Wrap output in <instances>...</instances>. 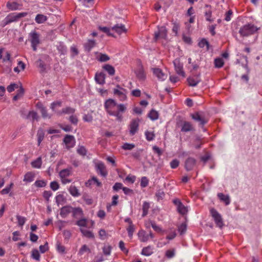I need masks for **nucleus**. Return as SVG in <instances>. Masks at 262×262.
Returning <instances> with one entry per match:
<instances>
[{
	"label": "nucleus",
	"mask_w": 262,
	"mask_h": 262,
	"mask_svg": "<svg viewBox=\"0 0 262 262\" xmlns=\"http://www.w3.org/2000/svg\"><path fill=\"white\" fill-rule=\"evenodd\" d=\"M103 69L106 71L110 75L113 76L115 73L114 68L110 64H105L103 66Z\"/></svg>",
	"instance_id": "c85d7f7f"
},
{
	"label": "nucleus",
	"mask_w": 262,
	"mask_h": 262,
	"mask_svg": "<svg viewBox=\"0 0 262 262\" xmlns=\"http://www.w3.org/2000/svg\"><path fill=\"white\" fill-rule=\"evenodd\" d=\"M31 257L33 259L37 260V261H39L40 259V255L39 254V252L36 249H34L32 250V252H31Z\"/></svg>",
	"instance_id": "72a5a7b5"
},
{
	"label": "nucleus",
	"mask_w": 262,
	"mask_h": 262,
	"mask_svg": "<svg viewBox=\"0 0 262 262\" xmlns=\"http://www.w3.org/2000/svg\"><path fill=\"white\" fill-rule=\"evenodd\" d=\"M99 29L101 31L105 33L108 36H113V34L111 33V29L109 28H107L106 27H100Z\"/></svg>",
	"instance_id": "69168bd1"
},
{
	"label": "nucleus",
	"mask_w": 262,
	"mask_h": 262,
	"mask_svg": "<svg viewBox=\"0 0 262 262\" xmlns=\"http://www.w3.org/2000/svg\"><path fill=\"white\" fill-rule=\"evenodd\" d=\"M61 106L60 102H54L52 103L51 105V108L54 112H56V108Z\"/></svg>",
	"instance_id": "e2e57ef3"
},
{
	"label": "nucleus",
	"mask_w": 262,
	"mask_h": 262,
	"mask_svg": "<svg viewBox=\"0 0 262 262\" xmlns=\"http://www.w3.org/2000/svg\"><path fill=\"white\" fill-rule=\"evenodd\" d=\"M187 229V226L185 223H183L178 227V231L181 234H184Z\"/></svg>",
	"instance_id": "bf43d9fd"
},
{
	"label": "nucleus",
	"mask_w": 262,
	"mask_h": 262,
	"mask_svg": "<svg viewBox=\"0 0 262 262\" xmlns=\"http://www.w3.org/2000/svg\"><path fill=\"white\" fill-rule=\"evenodd\" d=\"M85 185L86 187H91L94 185L97 186H101V183L99 181L97 178L93 177L91 179H89L85 182Z\"/></svg>",
	"instance_id": "a211bd4d"
},
{
	"label": "nucleus",
	"mask_w": 262,
	"mask_h": 262,
	"mask_svg": "<svg viewBox=\"0 0 262 262\" xmlns=\"http://www.w3.org/2000/svg\"><path fill=\"white\" fill-rule=\"evenodd\" d=\"M224 64V61L221 58H217L214 59V66L216 68H222Z\"/></svg>",
	"instance_id": "a19ab883"
},
{
	"label": "nucleus",
	"mask_w": 262,
	"mask_h": 262,
	"mask_svg": "<svg viewBox=\"0 0 262 262\" xmlns=\"http://www.w3.org/2000/svg\"><path fill=\"white\" fill-rule=\"evenodd\" d=\"M36 107L38 109L40 110V112L41 113L42 116L43 118L49 119L51 118V115L47 113L46 107H44V106L41 102H38L36 104Z\"/></svg>",
	"instance_id": "4468645a"
},
{
	"label": "nucleus",
	"mask_w": 262,
	"mask_h": 262,
	"mask_svg": "<svg viewBox=\"0 0 262 262\" xmlns=\"http://www.w3.org/2000/svg\"><path fill=\"white\" fill-rule=\"evenodd\" d=\"M140 120L138 118L133 119L129 124L128 128L130 135L134 136L139 130Z\"/></svg>",
	"instance_id": "1a4fd4ad"
},
{
	"label": "nucleus",
	"mask_w": 262,
	"mask_h": 262,
	"mask_svg": "<svg viewBox=\"0 0 262 262\" xmlns=\"http://www.w3.org/2000/svg\"><path fill=\"white\" fill-rule=\"evenodd\" d=\"M27 12L12 13L8 15L4 20V26H6L11 23L17 21L18 19L27 16Z\"/></svg>",
	"instance_id": "7ed1b4c3"
},
{
	"label": "nucleus",
	"mask_w": 262,
	"mask_h": 262,
	"mask_svg": "<svg viewBox=\"0 0 262 262\" xmlns=\"http://www.w3.org/2000/svg\"><path fill=\"white\" fill-rule=\"evenodd\" d=\"M96 82L102 85L105 83V76L103 73H97L95 77Z\"/></svg>",
	"instance_id": "aec40b11"
},
{
	"label": "nucleus",
	"mask_w": 262,
	"mask_h": 262,
	"mask_svg": "<svg viewBox=\"0 0 262 262\" xmlns=\"http://www.w3.org/2000/svg\"><path fill=\"white\" fill-rule=\"evenodd\" d=\"M29 40L34 51L37 50V46L40 43L39 35L35 31H32L29 34Z\"/></svg>",
	"instance_id": "423d86ee"
},
{
	"label": "nucleus",
	"mask_w": 262,
	"mask_h": 262,
	"mask_svg": "<svg viewBox=\"0 0 262 262\" xmlns=\"http://www.w3.org/2000/svg\"><path fill=\"white\" fill-rule=\"evenodd\" d=\"M44 132L42 129H40L38 130L37 134V144L38 145H40L41 141L43 140L44 138Z\"/></svg>",
	"instance_id": "c9c22d12"
},
{
	"label": "nucleus",
	"mask_w": 262,
	"mask_h": 262,
	"mask_svg": "<svg viewBox=\"0 0 262 262\" xmlns=\"http://www.w3.org/2000/svg\"><path fill=\"white\" fill-rule=\"evenodd\" d=\"M71 207L70 206H64L61 208L60 215L62 217H66L71 211Z\"/></svg>",
	"instance_id": "a878e982"
},
{
	"label": "nucleus",
	"mask_w": 262,
	"mask_h": 262,
	"mask_svg": "<svg viewBox=\"0 0 262 262\" xmlns=\"http://www.w3.org/2000/svg\"><path fill=\"white\" fill-rule=\"evenodd\" d=\"M69 191L70 194L73 196H78L80 194L77 188L73 185H71L70 187Z\"/></svg>",
	"instance_id": "2f4dec72"
},
{
	"label": "nucleus",
	"mask_w": 262,
	"mask_h": 262,
	"mask_svg": "<svg viewBox=\"0 0 262 262\" xmlns=\"http://www.w3.org/2000/svg\"><path fill=\"white\" fill-rule=\"evenodd\" d=\"M173 202L177 206V210L180 214L184 215L187 213V207L184 206L179 200H174Z\"/></svg>",
	"instance_id": "9b49d317"
},
{
	"label": "nucleus",
	"mask_w": 262,
	"mask_h": 262,
	"mask_svg": "<svg viewBox=\"0 0 262 262\" xmlns=\"http://www.w3.org/2000/svg\"><path fill=\"white\" fill-rule=\"evenodd\" d=\"M217 196L220 200L223 202L226 205H228L230 203L229 195H225L222 193H219L217 194Z\"/></svg>",
	"instance_id": "b1692460"
},
{
	"label": "nucleus",
	"mask_w": 262,
	"mask_h": 262,
	"mask_svg": "<svg viewBox=\"0 0 262 262\" xmlns=\"http://www.w3.org/2000/svg\"><path fill=\"white\" fill-rule=\"evenodd\" d=\"M56 203L58 206L62 205L66 202V199L62 194H59L55 197Z\"/></svg>",
	"instance_id": "4be33fe9"
},
{
	"label": "nucleus",
	"mask_w": 262,
	"mask_h": 262,
	"mask_svg": "<svg viewBox=\"0 0 262 262\" xmlns=\"http://www.w3.org/2000/svg\"><path fill=\"white\" fill-rule=\"evenodd\" d=\"M153 253V250L150 246L144 248L141 252V254L143 255L148 256L151 255Z\"/></svg>",
	"instance_id": "473e14b6"
},
{
	"label": "nucleus",
	"mask_w": 262,
	"mask_h": 262,
	"mask_svg": "<svg viewBox=\"0 0 262 262\" xmlns=\"http://www.w3.org/2000/svg\"><path fill=\"white\" fill-rule=\"evenodd\" d=\"M95 167L97 172L101 176L105 177L107 174V172L104 164L102 162H98L96 163Z\"/></svg>",
	"instance_id": "f8f14e48"
},
{
	"label": "nucleus",
	"mask_w": 262,
	"mask_h": 262,
	"mask_svg": "<svg viewBox=\"0 0 262 262\" xmlns=\"http://www.w3.org/2000/svg\"><path fill=\"white\" fill-rule=\"evenodd\" d=\"M195 163V161L193 158H188L185 163V168L187 170H190L192 169Z\"/></svg>",
	"instance_id": "5701e85b"
},
{
	"label": "nucleus",
	"mask_w": 262,
	"mask_h": 262,
	"mask_svg": "<svg viewBox=\"0 0 262 262\" xmlns=\"http://www.w3.org/2000/svg\"><path fill=\"white\" fill-rule=\"evenodd\" d=\"M95 45V42L94 40H89L84 45V48L86 50L90 51Z\"/></svg>",
	"instance_id": "58836bf2"
},
{
	"label": "nucleus",
	"mask_w": 262,
	"mask_h": 262,
	"mask_svg": "<svg viewBox=\"0 0 262 262\" xmlns=\"http://www.w3.org/2000/svg\"><path fill=\"white\" fill-rule=\"evenodd\" d=\"M52 195V193L50 191H45L43 193V196L48 203L50 201V198Z\"/></svg>",
	"instance_id": "0e129e2a"
},
{
	"label": "nucleus",
	"mask_w": 262,
	"mask_h": 262,
	"mask_svg": "<svg viewBox=\"0 0 262 262\" xmlns=\"http://www.w3.org/2000/svg\"><path fill=\"white\" fill-rule=\"evenodd\" d=\"M205 16L207 21L210 22L213 21V20L211 19L212 11L210 10H208V11H206L205 13Z\"/></svg>",
	"instance_id": "338daca9"
},
{
	"label": "nucleus",
	"mask_w": 262,
	"mask_h": 262,
	"mask_svg": "<svg viewBox=\"0 0 262 262\" xmlns=\"http://www.w3.org/2000/svg\"><path fill=\"white\" fill-rule=\"evenodd\" d=\"M80 231L83 236L88 238H93L94 237V235L92 232L89 230L81 228H80Z\"/></svg>",
	"instance_id": "7c9ffc66"
},
{
	"label": "nucleus",
	"mask_w": 262,
	"mask_h": 262,
	"mask_svg": "<svg viewBox=\"0 0 262 262\" xmlns=\"http://www.w3.org/2000/svg\"><path fill=\"white\" fill-rule=\"evenodd\" d=\"M13 185V184L11 183L8 186L6 187L4 189H3L1 191V193L2 194H6L9 193L10 191L12 186Z\"/></svg>",
	"instance_id": "4d7b16f0"
},
{
	"label": "nucleus",
	"mask_w": 262,
	"mask_h": 262,
	"mask_svg": "<svg viewBox=\"0 0 262 262\" xmlns=\"http://www.w3.org/2000/svg\"><path fill=\"white\" fill-rule=\"evenodd\" d=\"M136 74L140 79H144L145 77L144 72L142 69H140L138 71H137L136 72Z\"/></svg>",
	"instance_id": "6e6d98bb"
},
{
	"label": "nucleus",
	"mask_w": 262,
	"mask_h": 262,
	"mask_svg": "<svg viewBox=\"0 0 262 262\" xmlns=\"http://www.w3.org/2000/svg\"><path fill=\"white\" fill-rule=\"evenodd\" d=\"M135 147L134 144L125 143L122 146L124 150H131Z\"/></svg>",
	"instance_id": "5fc2aeb1"
},
{
	"label": "nucleus",
	"mask_w": 262,
	"mask_h": 262,
	"mask_svg": "<svg viewBox=\"0 0 262 262\" xmlns=\"http://www.w3.org/2000/svg\"><path fill=\"white\" fill-rule=\"evenodd\" d=\"M35 175L32 172H28L24 176L23 181L26 183H30L34 181Z\"/></svg>",
	"instance_id": "393cba45"
},
{
	"label": "nucleus",
	"mask_w": 262,
	"mask_h": 262,
	"mask_svg": "<svg viewBox=\"0 0 262 262\" xmlns=\"http://www.w3.org/2000/svg\"><path fill=\"white\" fill-rule=\"evenodd\" d=\"M149 207H150V205L148 203H147L146 202H144L143 203V206H142V210H143L142 216L144 217L147 214Z\"/></svg>",
	"instance_id": "79ce46f5"
},
{
	"label": "nucleus",
	"mask_w": 262,
	"mask_h": 262,
	"mask_svg": "<svg viewBox=\"0 0 262 262\" xmlns=\"http://www.w3.org/2000/svg\"><path fill=\"white\" fill-rule=\"evenodd\" d=\"M24 89L21 87L19 91H18L17 94L14 96L13 100L14 101L17 100L18 99H19L20 97H21L23 94H24Z\"/></svg>",
	"instance_id": "680f3d73"
},
{
	"label": "nucleus",
	"mask_w": 262,
	"mask_h": 262,
	"mask_svg": "<svg viewBox=\"0 0 262 262\" xmlns=\"http://www.w3.org/2000/svg\"><path fill=\"white\" fill-rule=\"evenodd\" d=\"M127 90L117 84L113 89V94L116 96L120 101H124L127 99Z\"/></svg>",
	"instance_id": "39448f33"
},
{
	"label": "nucleus",
	"mask_w": 262,
	"mask_h": 262,
	"mask_svg": "<svg viewBox=\"0 0 262 262\" xmlns=\"http://www.w3.org/2000/svg\"><path fill=\"white\" fill-rule=\"evenodd\" d=\"M201 81V79L199 76L189 77L187 79V81L189 85L191 86H196Z\"/></svg>",
	"instance_id": "412c9836"
},
{
	"label": "nucleus",
	"mask_w": 262,
	"mask_h": 262,
	"mask_svg": "<svg viewBox=\"0 0 262 262\" xmlns=\"http://www.w3.org/2000/svg\"><path fill=\"white\" fill-rule=\"evenodd\" d=\"M73 216L75 218H79L83 215V211L80 208H74L72 210Z\"/></svg>",
	"instance_id": "bb28decb"
},
{
	"label": "nucleus",
	"mask_w": 262,
	"mask_h": 262,
	"mask_svg": "<svg viewBox=\"0 0 262 262\" xmlns=\"http://www.w3.org/2000/svg\"><path fill=\"white\" fill-rule=\"evenodd\" d=\"M6 7L9 10L14 11L20 10L21 9L22 5L15 2H8L7 3Z\"/></svg>",
	"instance_id": "f3484780"
},
{
	"label": "nucleus",
	"mask_w": 262,
	"mask_h": 262,
	"mask_svg": "<svg viewBox=\"0 0 262 262\" xmlns=\"http://www.w3.org/2000/svg\"><path fill=\"white\" fill-rule=\"evenodd\" d=\"M153 73L155 76L161 81H164L167 78V75L164 73L160 69H153Z\"/></svg>",
	"instance_id": "ddd939ff"
},
{
	"label": "nucleus",
	"mask_w": 262,
	"mask_h": 262,
	"mask_svg": "<svg viewBox=\"0 0 262 262\" xmlns=\"http://www.w3.org/2000/svg\"><path fill=\"white\" fill-rule=\"evenodd\" d=\"M47 185V182L44 180H37L34 183V185L37 187H45Z\"/></svg>",
	"instance_id": "8fccbe9b"
},
{
	"label": "nucleus",
	"mask_w": 262,
	"mask_h": 262,
	"mask_svg": "<svg viewBox=\"0 0 262 262\" xmlns=\"http://www.w3.org/2000/svg\"><path fill=\"white\" fill-rule=\"evenodd\" d=\"M88 221L86 219H82L76 222V224L81 228L87 227Z\"/></svg>",
	"instance_id": "c03bdc74"
},
{
	"label": "nucleus",
	"mask_w": 262,
	"mask_h": 262,
	"mask_svg": "<svg viewBox=\"0 0 262 262\" xmlns=\"http://www.w3.org/2000/svg\"><path fill=\"white\" fill-rule=\"evenodd\" d=\"M104 108L106 113L114 116L116 120L121 122L123 120V113L126 110V105L122 103H118L114 99H108L104 102Z\"/></svg>",
	"instance_id": "f257e3e1"
},
{
	"label": "nucleus",
	"mask_w": 262,
	"mask_h": 262,
	"mask_svg": "<svg viewBox=\"0 0 262 262\" xmlns=\"http://www.w3.org/2000/svg\"><path fill=\"white\" fill-rule=\"evenodd\" d=\"M110 59V57L106 54L99 53L96 56V59L101 62L107 61Z\"/></svg>",
	"instance_id": "cd10ccee"
},
{
	"label": "nucleus",
	"mask_w": 262,
	"mask_h": 262,
	"mask_svg": "<svg viewBox=\"0 0 262 262\" xmlns=\"http://www.w3.org/2000/svg\"><path fill=\"white\" fill-rule=\"evenodd\" d=\"M145 135L146 140L149 141L153 140L155 137L154 132L146 131L145 133Z\"/></svg>",
	"instance_id": "a18cd8bd"
},
{
	"label": "nucleus",
	"mask_w": 262,
	"mask_h": 262,
	"mask_svg": "<svg viewBox=\"0 0 262 262\" xmlns=\"http://www.w3.org/2000/svg\"><path fill=\"white\" fill-rule=\"evenodd\" d=\"M210 212L216 226L222 228L224 224L221 215L214 208H211Z\"/></svg>",
	"instance_id": "6e6552de"
},
{
	"label": "nucleus",
	"mask_w": 262,
	"mask_h": 262,
	"mask_svg": "<svg viewBox=\"0 0 262 262\" xmlns=\"http://www.w3.org/2000/svg\"><path fill=\"white\" fill-rule=\"evenodd\" d=\"M191 116L193 120L199 122L201 124L203 125L205 123L204 121L201 118L200 115L198 113L193 114Z\"/></svg>",
	"instance_id": "49530a36"
},
{
	"label": "nucleus",
	"mask_w": 262,
	"mask_h": 262,
	"mask_svg": "<svg viewBox=\"0 0 262 262\" xmlns=\"http://www.w3.org/2000/svg\"><path fill=\"white\" fill-rule=\"evenodd\" d=\"M112 30L119 35L125 33L126 32V29L124 25L122 24H117L115 25L112 27Z\"/></svg>",
	"instance_id": "dca6fc26"
},
{
	"label": "nucleus",
	"mask_w": 262,
	"mask_h": 262,
	"mask_svg": "<svg viewBox=\"0 0 262 262\" xmlns=\"http://www.w3.org/2000/svg\"><path fill=\"white\" fill-rule=\"evenodd\" d=\"M259 29L256 26L253 24H248L242 27L239 30V33L243 37L251 35Z\"/></svg>",
	"instance_id": "f03ea898"
},
{
	"label": "nucleus",
	"mask_w": 262,
	"mask_h": 262,
	"mask_svg": "<svg viewBox=\"0 0 262 262\" xmlns=\"http://www.w3.org/2000/svg\"><path fill=\"white\" fill-rule=\"evenodd\" d=\"M193 129V127L190 123L185 122L182 125L181 131L183 132H187Z\"/></svg>",
	"instance_id": "c756f323"
},
{
	"label": "nucleus",
	"mask_w": 262,
	"mask_h": 262,
	"mask_svg": "<svg viewBox=\"0 0 262 262\" xmlns=\"http://www.w3.org/2000/svg\"><path fill=\"white\" fill-rule=\"evenodd\" d=\"M126 230L128 232L129 237L130 238H132L134 232L135 230V226L133 224L129 225L128 227L126 228Z\"/></svg>",
	"instance_id": "de8ad7c7"
},
{
	"label": "nucleus",
	"mask_w": 262,
	"mask_h": 262,
	"mask_svg": "<svg viewBox=\"0 0 262 262\" xmlns=\"http://www.w3.org/2000/svg\"><path fill=\"white\" fill-rule=\"evenodd\" d=\"M174 70L177 74L183 77H185V73L183 70V64L180 62L179 59H176L173 61Z\"/></svg>",
	"instance_id": "9d476101"
},
{
	"label": "nucleus",
	"mask_w": 262,
	"mask_h": 262,
	"mask_svg": "<svg viewBox=\"0 0 262 262\" xmlns=\"http://www.w3.org/2000/svg\"><path fill=\"white\" fill-rule=\"evenodd\" d=\"M63 141L67 148H71L75 145V139L73 136L67 135L64 137Z\"/></svg>",
	"instance_id": "2eb2a0df"
},
{
	"label": "nucleus",
	"mask_w": 262,
	"mask_h": 262,
	"mask_svg": "<svg viewBox=\"0 0 262 262\" xmlns=\"http://www.w3.org/2000/svg\"><path fill=\"white\" fill-rule=\"evenodd\" d=\"M198 45L200 48H204L205 46H206L207 49H208L209 48V43L207 41V40L205 39H202V40H201L199 41Z\"/></svg>",
	"instance_id": "864d4df0"
},
{
	"label": "nucleus",
	"mask_w": 262,
	"mask_h": 262,
	"mask_svg": "<svg viewBox=\"0 0 262 262\" xmlns=\"http://www.w3.org/2000/svg\"><path fill=\"white\" fill-rule=\"evenodd\" d=\"M148 117L153 121L156 120L158 119L159 114L157 111L152 110L148 114Z\"/></svg>",
	"instance_id": "4c0bfd02"
},
{
	"label": "nucleus",
	"mask_w": 262,
	"mask_h": 262,
	"mask_svg": "<svg viewBox=\"0 0 262 262\" xmlns=\"http://www.w3.org/2000/svg\"><path fill=\"white\" fill-rule=\"evenodd\" d=\"M11 55L8 51H5L3 57V62H6L10 60Z\"/></svg>",
	"instance_id": "774afa93"
},
{
	"label": "nucleus",
	"mask_w": 262,
	"mask_h": 262,
	"mask_svg": "<svg viewBox=\"0 0 262 262\" xmlns=\"http://www.w3.org/2000/svg\"><path fill=\"white\" fill-rule=\"evenodd\" d=\"M41 253H44L49 250L48 244L46 242L43 245H40L39 247Z\"/></svg>",
	"instance_id": "052dcab7"
},
{
	"label": "nucleus",
	"mask_w": 262,
	"mask_h": 262,
	"mask_svg": "<svg viewBox=\"0 0 262 262\" xmlns=\"http://www.w3.org/2000/svg\"><path fill=\"white\" fill-rule=\"evenodd\" d=\"M148 183H149V181L147 177H143L141 178V183H140V185H141V187L144 188V187H146L148 185Z\"/></svg>",
	"instance_id": "603ef678"
},
{
	"label": "nucleus",
	"mask_w": 262,
	"mask_h": 262,
	"mask_svg": "<svg viewBox=\"0 0 262 262\" xmlns=\"http://www.w3.org/2000/svg\"><path fill=\"white\" fill-rule=\"evenodd\" d=\"M35 21L38 24H41L46 21L47 19V17L42 14H37L35 17Z\"/></svg>",
	"instance_id": "e433bc0d"
},
{
	"label": "nucleus",
	"mask_w": 262,
	"mask_h": 262,
	"mask_svg": "<svg viewBox=\"0 0 262 262\" xmlns=\"http://www.w3.org/2000/svg\"><path fill=\"white\" fill-rule=\"evenodd\" d=\"M42 161L40 157L38 158L35 160L31 162V165L33 167L35 168H39L41 167Z\"/></svg>",
	"instance_id": "f704fd0d"
},
{
	"label": "nucleus",
	"mask_w": 262,
	"mask_h": 262,
	"mask_svg": "<svg viewBox=\"0 0 262 262\" xmlns=\"http://www.w3.org/2000/svg\"><path fill=\"white\" fill-rule=\"evenodd\" d=\"M57 49L61 54H65L67 52V48L62 43H59L57 46Z\"/></svg>",
	"instance_id": "37998d69"
},
{
	"label": "nucleus",
	"mask_w": 262,
	"mask_h": 262,
	"mask_svg": "<svg viewBox=\"0 0 262 262\" xmlns=\"http://www.w3.org/2000/svg\"><path fill=\"white\" fill-rule=\"evenodd\" d=\"M28 117L32 120H37L38 116L36 112L34 111L30 112L28 114Z\"/></svg>",
	"instance_id": "13d9d810"
},
{
	"label": "nucleus",
	"mask_w": 262,
	"mask_h": 262,
	"mask_svg": "<svg viewBox=\"0 0 262 262\" xmlns=\"http://www.w3.org/2000/svg\"><path fill=\"white\" fill-rule=\"evenodd\" d=\"M86 252H90V249L89 248V247L86 245H84L80 249V250L78 252V254L80 255H82Z\"/></svg>",
	"instance_id": "3c124183"
},
{
	"label": "nucleus",
	"mask_w": 262,
	"mask_h": 262,
	"mask_svg": "<svg viewBox=\"0 0 262 262\" xmlns=\"http://www.w3.org/2000/svg\"><path fill=\"white\" fill-rule=\"evenodd\" d=\"M138 236L139 240L142 242H146L149 239V235L143 230L138 232Z\"/></svg>",
	"instance_id": "6ab92c4d"
},
{
	"label": "nucleus",
	"mask_w": 262,
	"mask_h": 262,
	"mask_svg": "<svg viewBox=\"0 0 262 262\" xmlns=\"http://www.w3.org/2000/svg\"><path fill=\"white\" fill-rule=\"evenodd\" d=\"M102 250L104 255H110L111 253L112 247L108 245H104Z\"/></svg>",
	"instance_id": "09e8293b"
},
{
	"label": "nucleus",
	"mask_w": 262,
	"mask_h": 262,
	"mask_svg": "<svg viewBox=\"0 0 262 262\" xmlns=\"http://www.w3.org/2000/svg\"><path fill=\"white\" fill-rule=\"evenodd\" d=\"M72 174V168H69L61 170L59 172V176L63 184H67L72 182V180L69 177Z\"/></svg>",
	"instance_id": "20e7f679"
},
{
	"label": "nucleus",
	"mask_w": 262,
	"mask_h": 262,
	"mask_svg": "<svg viewBox=\"0 0 262 262\" xmlns=\"http://www.w3.org/2000/svg\"><path fill=\"white\" fill-rule=\"evenodd\" d=\"M167 38V30L165 26L158 27V30L155 32L154 39L166 40Z\"/></svg>",
	"instance_id": "0eeeda50"
},
{
	"label": "nucleus",
	"mask_w": 262,
	"mask_h": 262,
	"mask_svg": "<svg viewBox=\"0 0 262 262\" xmlns=\"http://www.w3.org/2000/svg\"><path fill=\"white\" fill-rule=\"evenodd\" d=\"M25 64L21 61H19L18 62V66L14 68V71L15 72L19 73L21 71H23L25 68Z\"/></svg>",
	"instance_id": "ea45409f"
}]
</instances>
